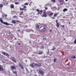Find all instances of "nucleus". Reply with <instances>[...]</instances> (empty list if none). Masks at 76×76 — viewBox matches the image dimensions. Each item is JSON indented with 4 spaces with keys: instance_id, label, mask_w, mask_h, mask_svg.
Returning a JSON list of instances; mask_svg holds the SVG:
<instances>
[{
    "instance_id": "f257e3e1",
    "label": "nucleus",
    "mask_w": 76,
    "mask_h": 76,
    "mask_svg": "<svg viewBox=\"0 0 76 76\" xmlns=\"http://www.w3.org/2000/svg\"><path fill=\"white\" fill-rule=\"evenodd\" d=\"M0 21L1 22V23H3L4 25H10V24H8L6 22H4L3 20H2V18H0Z\"/></svg>"
},
{
    "instance_id": "f03ea898",
    "label": "nucleus",
    "mask_w": 76,
    "mask_h": 76,
    "mask_svg": "<svg viewBox=\"0 0 76 76\" xmlns=\"http://www.w3.org/2000/svg\"><path fill=\"white\" fill-rule=\"evenodd\" d=\"M23 8H21V7H20V10H27L26 9V8L27 7L25 6H23Z\"/></svg>"
},
{
    "instance_id": "7ed1b4c3",
    "label": "nucleus",
    "mask_w": 76,
    "mask_h": 76,
    "mask_svg": "<svg viewBox=\"0 0 76 76\" xmlns=\"http://www.w3.org/2000/svg\"><path fill=\"white\" fill-rule=\"evenodd\" d=\"M39 73H40L41 75L42 76H43L44 75V72L42 70H41V69H39Z\"/></svg>"
},
{
    "instance_id": "20e7f679",
    "label": "nucleus",
    "mask_w": 76,
    "mask_h": 76,
    "mask_svg": "<svg viewBox=\"0 0 76 76\" xmlns=\"http://www.w3.org/2000/svg\"><path fill=\"white\" fill-rule=\"evenodd\" d=\"M37 12H38V14H42V12H43V10H39V9H37L36 10Z\"/></svg>"
},
{
    "instance_id": "39448f33",
    "label": "nucleus",
    "mask_w": 76,
    "mask_h": 76,
    "mask_svg": "<svg viewBox=\"0 0 76 76\" xmlns=\"http://www.w3.org/2000/svg\"><path fill=\"white\" fill-rule=\"evenodd\" d=\"M34 66H37L38 67H41V63H39L37 64L36 63H35Z\"/></svg>"
},
{
    "instance_id": "423d86ee",
    "label": "nucleus",
    "mask_w": 76,
    "mask_h": 76,
    "mask_svg": "<svg viewBox=\"0 0 76 76\" xmlns=\"http://www.w3.org/2000/svg\"><path fill=\"white\" fill-rule=\"evenodd\" d=\"M2 54H3L4 56H7V57H9V54L7 53H6V52H2Z\"/></svg>"
},
{
    "instance_id": "0eeeda50",
    "label": "nucleus",
    "mask_w": 76,
    "mask_h": 76,
    "mask_svg": "<svg viewBox=\"0 0 76 76\" xmlns=\"http://www.w3.org/2000/svg\"><path fill=\"white\" fill-rule=\"evenodd\" d=\"M11 60H12V61L14 63H16L17 62V61H16V59L14 57H11Z\"/></svg>"
},
{
    "instance_id": "6e6552de",
    "label": "nucleus",
    "mask_w": 76,
    "mask_h": 76,
    "mask_svg": "<svg viewBox=\"0 0 76 76\" xmlns=\"http://www.w3.org/2000/svg\"><path fill=\"white\" fill-rule=\"evenodd\" d=\"M11 68L12 70H15V69H16V66H11Z\"/></svg>"
},
{
    "instance_id": "1a4fd4ad",
    "label": "nucleus",
    "mask_w": 76,
    "mask_h": 76,
    "mask_svg": "<svg viewBox=\"0 0 76 76\" xmlns=\"http://www.w3.org/2000/svg\"><path fill=\"white\" fill-rule=\"evenodd\" d=\"M43 15H42V17H45L46 18L47 15V13L46 12H43Z\"/></svg>"
},
{
    "instance_id": "9d476101",
    "label": "nucleus",
    "mask_w": 76,
    "mask_h": 76,
    "mask_svg": "<svg viewBox=\"0 0 76 76\" xmlns=\"http://www.w3.org/2000/svg\"><path fill=\"white\" fill-rule=\"evenodd\" d=\"M40 28H43V29H42L41 30V31H42V32H44V31H45V30H46V29L45 27H44L43 28V26H41L40 27Z\"/></svg>"
},
{
    "instance_id": "9b49d317",
    "label": "nucleus",
    "mask_w": 76,
    "mask_h": 76,
    "mask_svg": "<svg viewBox=\"0 0 76 76\" xmlns=\"http://www.w3.org/2000/svg\"><path fill=\"white\" fill-rule=\"evenodd\" d=\"M34 66H35V63L33 62L30 65V66L31 67L34 68Z\"/></svg>"
},
{
    "instance_id": "f8f14e48",
    "label": "nucleus",
    "mask_w": 76,
    "mask_h": 76,
    "mask_svg": "<svg viewBox=\"0 0 76 76\" xmlns=\"http://www.w3.org/2000/svg\"><path fill=\"white\" fill-rule=\"evenodd\" d=\"M3 7V5L2 4H0V12H1V9H2V7Z\"/></svg>"
},
{
    "instance_id": "ddd939ff",
    "label": "nucleus",
    "mask_w": 76,
    "mask_h": 76,
    "mask_svg": "<svg viewBox=\"0 0 76 76\" xmlns=\"http://www.w3.org/2000/svg\"><path fill=\"white\" fill-rule=\"evenodd\" d=\"M3 68L1 65H0V71H3Z\"/></svg>"
},
{
    "instance_id": "4468645a",
    "label": "nucleus",
    "mask_w": 76,
    "mask_h": 76,
    "mask_svg": "<svg viewBox=\"0 0 76 76\" xmlns=\"http://www.w3.org/2000/svg\"><path fill=\"white\" fill-rule=\"evenodd\" d=\"M23 11H21L20 12V13H19V15H23Z\"/></svg>"
},
{
    "instance_id": "2eb2a0df",
    "label": "nucleus",
    "mask_w": 76,
    "mask_h": 76,
    "mask_svg": "<svg viewBox=\"0 0 76 76\" xmlns=\"http://www.w3.org/2000/svg\"><path fill=\"white\" fill-rule=\"evenodd\" d=\"M12 23H14V24H15L16 23V21H15V20H13L12 21Z\"/></svg>"
},
{
    "instance_id": "dca6fc26",
    "label": "nucleus",
    "mask_w": 76,
    "mask_h": 76,
    "mask_svg": "<svg viewBox=\"0 0 76 76\" xmlns=\"http://www.w3.org/2000/svg\"><path fill=\"white\" fill-rule=\"evenodd\" d=\"M43 53V52L42 51L41 52L40 51H39V53H38V54H39V55L42 54Z\"/></svg>"
},
{
    "instance_id": "f3484780",
    "label": "nucleus",
    "mask_w": 76,
    "mask_h": 76,
    "mask_svg": "<svg viewBox=\"0 0 76 76\" xmlns=\"http://www.w3.org/2000/svg\"><path fill=\"white\" fill-rule=\"evenodd\" d=\"M67 10H68L67 9L65 8L63 9V12H66V11H67Z\"/></svg>"
},
{
    "instance_id": "a211bd4d",
    "label": "nucleus",
    "mask_w": 76,
    "mask_h": 76,
    "mask_svg": "<svg viewBox=\"0 0 76 76\" xmlns=\"http://www.w3.org/2000/svg\"><path fill=\"white\" fill-rule=\"evenodd\" d=\"M57 15H58V14H57V13H55L54 14V15H53V17H54V18H56V17L57 16Z\"/></svg>"
},
{
    "instance_id": "6ab92c4d",
    "label": "nucleus",
    "mask_w": 76,
    "mask_h": 76,
    "mask_svg": "<svg viewBox=\"0 0 76 76\" xmlns=\"http://www.w3.org/2000/svg\"><path fill=\"white\" fill-rule=\"evenodd\" d=\"M56 26L57 27V28H59V27H60V24L58 23H56Z\"/></svg>"
},
{
    "instance_id": "aec40b11",
    "label": "nucleus",
    "mask_w": 76,
    "mask_h": 76,
    "mask_svg": "<svg viewBox=\"0 0 76 76\" xmlns=\"http://www.w3.org/2000/svg\"><path fill=\"white\" fill-rule=\"evenodd\" d=\"M10 7L12 8V9L14 8V5H13V4H11L10 5Z\"/></svg>"
},
{
    "instance_id": "412c9836",
    "label": "nucleus",
    "mask_w": 76,
    "mask_h": 76,
    "mask_svg": "<svg viewBox=\"0 0 76 76\" xmlns=\"http://www.w3.org/2000/svg\"><path fill=\"white\" fill-rule=\"evenodd\" d=\"M53 15V12H51L49 15V16H51Z\"/></svg>"
},
{
    "instance_id": "4be33fe9",
    "label": "nucleus",
    "mask_w": 76,
    "mask_h": 76,
    "mask_svg": "<svg viewBox=\"0 0 76 76\" xmlns=\"http://www.w3.org/2000/svg\"><path fill=\"white\" fill-rule=\"evenodd\" d=\"M59 1V3H60L61 4H63V2L62 1V0H60Z\"/></svg>"
},
{
    "instance_id": "5701e85b",
    "label": "nucleus",
    "mask_w": 76,
    "mask_h": 76,
    "mask_svg": "<svg viewBox=\"0 0 76 76\" xmlns=\"http://www.w3.org/2000/svg\"><path fill=\"white\" fill-rule=\"evenodd\" d=\"M71 58L73 59H75V58H76V56H71Z\"/></svg>"
},
{
    "instance_id": "b1692460",
    "label": "nucleus",
    "mask_w": 76,
    "mask_h": 76,
    "mask_svg": "<svg viewBox=\"0 0 76 76\" xmlns=\"http://www.w3.org/2000/svg\"><path fill=\"white\" fill-rule=\"evenodd\" d=\"M13 18H14V19H18V18H17V16L16 15H15L13 17Z\"/></svg>"
},
{
    "instance_id": "393cba45",
    "label": "nucleus",
    "mask_w": 76,
    "mask_h": 76,
    "mask_svg": "<svg viewBox=\"0 0 76 76\" xmlns=\"http://www.w3.org/2000/svg\"><path fill=\"white\" fill-rule=\"evenodd\" d=\"M15 4H20V3L19 2H15Z\"/></svg>"
},
{
    "instance_id": "a878e982",
    "label": "nucleus",
    "mask_w": 76,
    "mask_h": 76,
    "mask_svg": "<svg viewBox=\"0 0 76 76\" xmlns=\"http://www.w3.org/2000/svg\"><path fill=\"white\" fill-rule=\"evenodd\" d=\"M54 50H56V48L55 47H53V48L52 49V50L53 51Z\"/></svg>"
},
{
    "instance_id": "bb28decb",
    "label": "nucleus",
    "mask_w": 76,
    "mask_h": 76,
    "mask_svg": "<svg viewBox=\"0 0 76 76\" xmlns=\"http://www.w3.org/2000/svg\"><path fill=\"white\" fill-rule=\"evenodd\" d=\"M20 67H21V69H23L24 68H23V65H22Z\"/></svg>"
},
{
    "instance_id": "cd10ccee",
    "label": "nucleus",
    "mask_w": 76,
    "mask_h": 76,
    "mask_svg": "<svg viewBox=\"0 0 76 76\" xmlns=\"http://www.w3.org/2000/svg\"><path fill=\"white\" fill-rule=\"evenodd\" d=\"M13 73H14V74H15L16 75V74H17V72L16 71H13Z\"/></svg>"
},
{
    "instance_id": "c85d7f7f",
    "label": "nucleus",
    "mask_w": 76,
    "mask_h": 76,
    "mask_svg": "<svg viewBox=\"0 0 76 76\" xmlns=\"http://www.w3.org/2000/svg\"><path fill=\"white\" fill-rule=\"evenodd\" d=\"M51 1H52L53 3H55L56 2V0H52Z\"/></svg>"
},
{
    "instance_id": "c756f323",
    "label": "nucleus",
    "mask_w": 76,
    "mask_h": 76,
    "mask_svg": "<svg viewBox=\"0 0 76 76\" xmlns=\"http://www.w3.org/2000/svg\"><path fill=\"white\" fill-rule=\"evenodd\" d=\"M24 5L26 6L27 5H28V3H26L24 4Z\"/></svg>"
},
{
    "instance_id": "7c9ffc66",
    "label": "nucleus",
    "mask_w": 76,
    "mask_h": 76,
    "mask_svg": "<svg viewBox=\"0 0 76 76\" xmlns=\"http://www.w3.org/2000/svg\"><path fill=\"white\" fill-rule=\"evenodd\" d=\"M39 26L38 25H37V29H39Z\"/></svg>"
},
{
    "instance_id": "2f4dec72",
    "label": "nucleus",
    "mask_w": 76,
    "mask_h": 76,
    "mask_svg": "<svg viewBox=\"0 0 76 76\" xmlns=\"http://www.w3.org/2000/svg\"><path fill=\"white\" fill-rule=\"evenodd\" d=\"M74 42V44H76V39L75 40Z\"/></svg>"
},
{
    "instance_id": "473e14b6",
    "label": "nucleus",
    "mask_w": 76,
    "mask_h": 76,
    "mask_svg": "<svg viewBox=\"0 0 76 76\" xmlns=\"http://www.w3.org/2000/svg\"><path fill=\"white\" fill-rule=\"evenodd\" d=\"M56 23H58V20H56Z\"/></svg>"
},
{
    "instance_id": "72a5a7b5",
    "label": "nucleus",
    "mask_w": 76,
    "mask_h": 76,
    "mask_svg": "<svg viewBox=\"0 0 76 76\" xmlns=\"http://www.w3.org/2000/svg\"><path fill=\"white\" fill-rule=\"evenodd\" d=\"M45 10H47L48 9V7H45Z\"/></svg>"
},
{
    "instance_id": "f704fd0d",
    "label": "nucleus",
    "mask_w": 76,
    "mask_h": 76,
    "mask_svg": "<svg viewBox=\"0 0 76 76\" xmlns=\"http://www.w3.org/2000/svg\"><path fill=\"white\" fill-rule=\"evenodd\" d=\"M19 65L20 66V67L22 66V65H21V64L20 63H19Z\"/></svg>"
},
{
    "instance_id": "c9c22d12",
    "label": "nucleus",
    "mask_w": 76,
    "mask_h": 76,
    "mask_svg": "<svg viewBox=\"0 0 76 76\" xmlns=\"http://www.w3.org/2000/svg\"><path fill=\"white\" fill-rule=\"evenodd\" d=\"M16 22H20V21L18 20H16Z\"/></svg>"
},
{
    "instance_id": "e433bc0d",
    "label": "nucleus",
    "mask_w": 76,
    "mask_h": 76,
    "mask_svg": "<svg viewBox=\"0 0 76 76\" xmlns=\"http://www.w3.org/2000/svg\"><path fill=\"white\" fill-rule=\"evenodd\" d=\"M56 61V59H54L53 60V61L54 62H55V61Z\"/></svg>"
},
{
    "instance_id": "4c0bfd02",
    "label": "nucleus",
    "mask_w": 76,
    "mask_h": 76,
    "mask_svg": "<svg viewBox=\"0 0 76 76\" xmlns=\"http://www.w3.org/2000/svg\"><path fill=\"white\" fill-rule=\"evenodd\" d=\"M61 26H62V28H64L65 27L64 26V25H63Z\"/></svg>"
},
{
    "instance_id": "58836bf2",
    "label": "nucleus",
    "mask_w": 76,
    "mask_h": 76,
    "mask_svg": "<svg viewBox=\"0 0 76 76\" xmlns=\"http://www.w3.org/2000/svg\"><path fill=\"white\" fill-rule=\"evenodd\" d=\"M50 32H52V30H50L49 31Z\"/></svg>"
},
{
    "instance_id": "ea45409f",
    "label": "nucleus",
    "mask_w": 76,
    "mask_h": 76,
    "mask_svg": "<svg viewBox=\"0 0 76 76\" xmlns=\"http://www.w3.org/2000/svg\"><path fill=\"white\" fill-rule=\"evenodd\" d=\"M18 45H20V43H18Z\"/></svg>"
},
{
    "instance_id": "a19ab883",
    "label": "nucleus",
    "mask_w": 76,
    "mask_h": 76,
    "mask_svg": "<svg viewBox=\"0 0 76 76\" xmlns=\"http://www.w3.org/2000/svg\"><path fill=\"white\" fill-rule=\"evenodd\" d=\"M4 16L5 17H6L7 16V15H4Z\"/></svg>"
},
{
    "instance_id": "79ce46f5",
    "label": "nucleus",
    "mask_w": 76,
    "mask_h": 76,
    "mask_svg": "<svg viewBox=\"0 0 76 76\" xmlns=\"http://www.w3.org/2000/svg\"><path fill=\"white\" fill-rule=\"evenodd\" d=\"M51 18H52V19H55V18L54 17H51Z\"/></svg>"
},
{
    "instance_id": "37998d69",
    "label": "nucleus",
    "mask_w": 76,
    "mask_h": 76,
    "mask_svg": "<svg viewBox=\"0 0 76 76\" xmlns=\"http://www.w3.org/2000/svg\"><path fill=\"white\" fill-rule=\"evenodd\" d=\"M46 10H44V12H46Z\"/></svg>"
},
{
    "instance_id": "c03bdc74",
    "label": "nucleus",
    "mask_w": 76,
    "mask_h": 76,
    "mask_svg": "<svg viewBox=\"0 0 76 76\" xmlns=\"http://www.w3.org/2000/svg\"><path fill=\"white\" fill-rule=\"evenodd\" d=\"M69 0H65L66 1H67Z\"/></svg>"
},
{
    "instance_id": "a18cd8bd",
    "label": "nucleus",
    "mask_w": 76,
    "mask_h": 76,
    "mask_svg": "<svg viewBox=\"0 0 76 76\" xmlns=\"http://www.w3.org/2000/svg\"><path fill=\"white\" fill-rule=\"evenodd\" d=\"M31 31L33 32H34V30H31Z\"/></svg>"
},
{
    "instance_id": "49530a36",
    "label": "nucleus",
    "mask_w": 76,
    "mask_h": 76,
    "mask_svg": "<svg viewBox=\"0 0 76 76\" xmlns=\"http://www.w3.org/2000/svg\"><path fill=\"white\" fill-rule=\"evenodd\" d=\"M20 52H21V53H22V51L20 50Z\"/></svg>"
},
{
    "instance_id": "de8ad7c7",
    "label": "nucleus",
    "mask_w": 76,
    "mask_h": 76,
    "mask_svg": "<svg viewBox=\"0 0 76 76\" xmlns=\"http://www.w3.org/2000/svg\"><path fill=\"white\" fill-rule=\"evenodd\" d=\"M64 40H66V39L64 38Z\"/></svg>"
},
{
    "instance_id": "09e8293b",
    "label": "nucleus",
    "mask_w": 76,
    "mask_h": 76,
    "mask_svg": "<svg viewBox=\"0 0 76 76\" xmlns=\"http://www.w3.org/2000/svg\"><path fill=\"white\" fill-rule=\"evenodd\" d=\"M43 39H45V38H43Z\"/></svg>"
},
{
    "instance_id": "8fccbe9b",
    "label": "nucleus",
    "mask_w": 76,
    "mask_h": 76,
    "mask_svg": "<svg viewBox=\"0 0 76 76\" xmlns=\"http://www.w3.org/2000/svg\"><path fill=\"white\" fill-rule=\"evenodd\" d=\"M69 24H70V22H69Z\"/></svg>"
},
{
    "instance_id": "3c124183",
    "label": "nucleus",
    "mask_w": 76,
    "mask_h": 76,
    "mask_svg": "<svg viewBox=\"0 0 76 76\" xmlns=\"http://www.w3.org/2000/svg\"><path fill=\"white\" fill-rule=\"evenodd\" d=\"M75 10H76V9H75Z\"/></svg>"
},
{
    "instance_id": "603ef678",
    "label": "nucleus",
    "mask_w": 76,
    "mask_h": 76,
    "mask_svg": "<svg viewBox=\"0 0 76 76\" xmlns=\"http://www.w3.org/2000/svg\"><path fill=\"white\" fill-rule=\"evenodd\" d=\"M21 6H22V5H21Z\"/></svg>"
},
{
    "instance_id": "864d4df0",
    "label": "nucleus",
    "mask_w": 76,
    "mask_h": 76,
    "mask_svg": "<svg viewBox=\"0 0 76 76\" xmlns=\"http://www.w3.org/2000/svg\"><path fill=\"white\" fill-rule=\"evenodd\" d=\"M20 17H21V16H20Z\"/></svg>"
},
{
    "instance_id": "5fc2aeb1",
    "label": "nucleus",
    "mask_w": 76,
    "mask_h": 76,
    "mask_svg": "<svg viewBox=\"0 0 76 76\" xmlns=\"http://www.w3.org/2000/svg\"><path fill=\"white\" fill-rule=\"evenodd\" d=\"M3 1H4V0H3Z\"/></svg>"
}]
</instances>
